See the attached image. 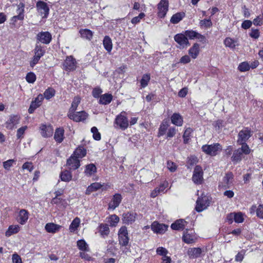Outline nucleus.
I'll use <instances>...</instances> for the list:
<instances>
[{"mask_svg":"<svg viewBox=\"0 0 263 263\" xmlns=\"http://www.w3.org/2000/svg\"><path fill=\"white\" fill-rule=\"evenodd\" d=\"M210 201L209 197L205 195H202L199 197L196 201V210L198 212H201L207 209L209 206Z\"/></svg>","mask_w":263,"mask_h":263,"instance_id":"obj_1","label":"nucleus"},{"mask_svg":"<svg viewBox=\"0 0 263 263\" xmlns=\"http://www.w3.org/2000/svg\"><path fill=\"white\" fill-rule=\"evenodd\" d=\"M222 149V147L219 143H214L211 145H204L202 146V150L206 154L211 156H216L218 152Z\"/></svg>","mask_w":263,"mask_h":263,"instance_id":"obj_2","label":"nucleus"},{"mask_svg":"<svg viewBox=\"0 0 263 263\" xmlns=\"http://www.w3.org/2000/svg\"><path fill=\"white\" fill-rule=\"evenodd\" d=\"M119 242L120 245L123 247L127 246L129 242V237L127 228L122 226L118 231Z\"/></svg>","mask_w":263,"mask_h":263,"instance_id":"obj_3","label":"nucleus"},{"mask_svg":"<svg viewBox=\"0 0 263 263\" xmlns=\"http://www.w3.org/2000/svg\"><path fill=\"white\" fill-rule=\"evenodd\" d=\"M197 239L195 232L192 229H186L183 232L182 236L183 241L187 244L195 243Z\"/></svg>","mask_w":263,"mask_h":263,"instance_id":"obj_4","label":"nucleus"},{"mask_svg":"<svg viewBox=\"0 0 263 263\" xmlns=\"http://www.w3.org/2000/svg\"><path fill=\"white\" fill-rule=\"evenodd\" d=\"M125 113V112H122L116 117L115 121V124L122 130L126 129L129 125L127 117L124 115Z\"/></svg>","mask_w":263,"mask_h":263,"instance_id":"obj_5","label":"nucleus"},{"mask_svg":"<svg viewBox=\"0 0 263 263\" xmlns=\"http://www.w3.org/2000/svg\"><path fill=\"white\" fill-rule=\"evenodd\" d=\"M36 7L38 13L42 18H47L49 12V8L47 3L43 1H38L36 4Z\"/></svg>","mask_w":263,"mask_h":263,"instance_id":"obj_6","label":"nucleus"},{"mask_svg":"<svg viewBox=\"0 0 263 263\" xmlns=\"http://www.w3.org/2000/svg\"><path fill=\"white\" fill-rule=\"evenodd\" d=\"M203 172L202 167L199 165H196L192 176L193 181L197 184H201L203 180Z\"/></svg>","mask_w":263,"mask_h":263,"instance_id":"obj_7","label":"nucleus"},{"mask_svg":"<svg viewBox=\"0 0 263 263\" xmlns=\"http://www.w3.org/2000/svg\"><path fill=\"white\" fill-rule=\"evenodd\" d=\"M68 117L75 122H84L88 117V114L85 111L74 112L68 114Z\"/></svg>","mask_w":263,"mask_h":263,"instance_id":"obj_8","label":"nucleus"},{"mask_svg":"<svg viewBox=\"0 0 263 263\" xmlns=\"http://www.w3.org/2000/svg\"><path fill=\"white\" fill-rule=\"evenodd\" d=\"M252 132L249 128H244L241 130L238 135L237 143H245L251 137Z\"/></svg>","mask_w":263,"mask_h":263,"instance_id":"obj_9","label":"nucleus"},{"mask_svg":"<svg viewBox=\"0 0 263 263\" xmlns=\"http://www.w3.org/2000/svg\"><path fill=\"white\" fill-rule=\"evenodd\" d=\"M174 40L179 45L180 48H186L190 45L188 39L183 33L175 35Z\"/></svg>","mask_w":263,"mask_h":263,"instance_id":"obj_10","label":"nucleus"},{"mask_svg":"<svg viewBox=\"0 0 263 263\" xmlns=\"http://www.w3.org/2000/svg\"><path fill=\"white\" fill-rule=\"evenodd\" d=\"M29 213L25 209L20 210L16 218V220L20 224L24 225L26 224L29 219Z\"/></svg>","mask_w":263,"mask_h":263,"instance_id":"obj_11","label":"nucleus"},{"mask_svg":"<svg viewBox=\"0 0 263 263\" xmlns=\"http://www.w3.org/2000/svg\"><path fill=\"white\" fill-rule=\"evenodd\" d=\"M168 8V1L167 0H161L158 4V16L161 17H164L167 11Z\"/></svg>","mask_w":263,"mask_h":263,"instance_id":"obj_12","label":"nucleus"},{"mask_svg":"<svg viewBox=\"0 0 263 263\" xmlns=\"http://www.w3.org/2000/svg\"><path fill=\"white\" fill-rule=\"evenodd\" d=\"M17 15L13 16L11 18V21L13 23L16 22L17 20L22 21L24 18V4L23 3H20L18 5H17Z\"/></svg>","mask_w":263,"mask_h":263,"instance_id":"obj_13","label":"nucleus"},{"mask_svg":"<svg viewBox=\"0 0 263 263\" xmlns=\"http://www.w3.org/2000/svg\"><path fill=\"white\" fill-rule=\"evenodd\" d=\"M36 39L43 44H48L52 39V36L51 34L49 32L42 31L37 34Z\"/></svg>","mask_w":263,"mask_h":263,"instance_id":"obj_14","label":"nucleus"},{"mask_svg":"<svg viewBox=\"0 0 263 263\" xmlns=\"http://www.w3.org/2000/svg\"><path fill=\"white\" fill-rule=\"evenodd\" d=\"M43 99V95L42 94L39 95L37 97L32 101L28 109V112L29 114H32L35 109L41 106Z\"/></svg>","mask_w":263,"mask_h":263,"instance_id":"obj_15","label":"nucleus"},{"mask_svg":"<svg viewBox=\"0 0 263 263\" xmlns=\"http://www.w3.org/2000/svg\"><path fill=\"white\" fill-rule=\"evenodd\" d=\"M184 34L187 39L190 40L197 39L202 42H204L205 41V37L204 35L192 30H186Z\"/></svg>","mask_w":263,"mask_h":263,"instance_id":"obj_16","label":"nucleus"},{"mask_svg":"<svg viewBox=\"0 0 263 263\" xmlns=\"http://www.w3.org/2000/svg\"><path fill=\"white\" fill-rule=\"evenodd\" d=\"M64 68L66 70L72 71L76 68V60L72 57H67L63 64Z\"/></svg>","mask_w":263,"mask_h":263,"instance_id":"obj_17","label":"nucleus"},{"mask_svg":"<svg viewBox=\"0 0 263 263\" xmlns=\"http://www.w3.org/2000/svg\"><path fill=\"white\" fill-rule=\"evenodd\" d=\"M151 227L152 231L157 234H163L167 229L166 225L159 223L157 221L153 222Z\"/></svg>","mask_w":263,"mask_h":263,"instance_id":"obj_18","label":"nucleus"},{"mask_svg":"<svg viewBox=\"0 0 263 263\" xmlns=\"http://www.w3.org/2000/svg\"><path fill=\"white\" fill-rule=\"evenodd\" d=\"M137 214L133 212H127L122 214V220L123 223L129 224L134 223L136 219Z\"/></svg>","mask_w":263,"mask_h":263,"instance_id":"obj_19","label":"nucleus"},{"mask_svg":"<svg viewBox=\"0 0 263 263\" xmlns=\"http://www.w3.org/2000/svg\"><path fill=\"white\" fill-rule=\"evenodd\" d=\"M20 117L18 115H12L10 116L9 119L6 122V127L9 129H13L14 126L19 123Z\"/></svg>","mask_w":263,"mask_h":263,"instance_id":"obj_20","label":"nucleus"},{"mask_svg":"<svg viewBox=\"0 0 263 263\" xmlns=\"http://www.w3.org/2000/svg\"><path fill=\"white\" fill-rule=\"evenodd\" d=\"M122 199V196L120 194H115L112 198L111 201L108 204V209L115 210L120 204Z\"/></svg>","mask_w":263,"mask_h":263,"instance_id":"obj_21","label":"nucleus"},{"mask_svg":"<svg viewBox=\"0 0 263 263\" xmlns=\"http://www.w3.org/2000/svg\"><path fill=\"white\" fill-rule=\"evenodd\" d=\"M67 166L70 170H76L80 166V160L71 156L67 161Z\"/></svg>","mask_w":263,"mask_h":263,"instance_id":"obj_22","label":"nucleus"},{"mask_svg":"<svg viewBox=\"0 0 263 263\" xmlns=\"http://www.w3.org/2000/svg\"><path fill=\"white\" fill-rule=\"evenodd\" d=\"M187 222L183 219H179L171 224V228L175 230H182L186 226Z\"/></svg>","mask_w":263,"mask_h":263,"instance_id":"obj_23","label":"nucleus"},{"mask_svg":"<svg viewBox=\"0 0 263 263\" xmlns=\"http://www.w3.org/2000/svg\"><path fill=\"white\" fill-rule=\"evenodd\" d=\"M167 182H164L161 183L159 187L155 188L151 193V197L152 198H155L159 194L163 193L164 190L167 187Z\"/></svg>","mask_w":263,"mask_h":263,"instance_id":"obj_24","label":"nucleus"},{"mask_svg":"<svg viewBox=\"0 0 263 263\" xmlns=\"http://www.w3.org/2000/svg\"><path fill=\"white\" fill-rule=\"evenodd\" d=\"M61 226L54 223H47L45 227L46 231L48 233H54L60 230Z\"/></svg>","mask_w":263,"mask_h":263,"instance_id":"obj_25","label":"nucleus"},{"mask_svg":"<svg viewBox=\"0 0 263 263\" xmlns=\"http://www.w3.org/2000/svg\"><path fill=\"white\" fill-rule=\"evenodd\" d=\"M64 130L62 127L57 128L55 129L54 139L58 143H61L64 139Z\"/></svg>","mask_w":263,"mask_h":263,"instance_id":"obj_26","label":"nucleus"},{"mask_svg":"<svg viewBox=\"0 0 263 263\" xmlns=\"http://www.w3.org/2000/svg\"><path fill=\"white\" fill-rule=\"evenodd\" d=\"M41 134L44 137H49L52 135L53 130L51 126L43 125L41 126Z\"/></svg>","mask_w":263,"mask_h":263,"instance_id":"obj_27","label":"nucleus"},{"mask_svg":"<svg viewBox=\"0 0 263 263\" xmlns=\"http://www.w3.org/2000/svg\"><path fill=\"white\" fill-rule=\"evenodd\" d=\"M233 175L232 173L229 172L226 174L223 178V186L225 188H229L233 182Z\"/></svg>","mask_w":263,"mask_h":263,"instance_id":"obj_28","label":"nucleus"},{"mask_svg":"<svg viewBox=\"0 0 263 263\" xmlns=\"http://www.w3.org/2000/svg\"><path fill=\"white\" fill-rule=\"evenodd\" d=\"M199 51V45L197 43H195L193 46L189 50V54L193 59H195L198 55Z\"/></svg>","mask_w":263,"mask_h":263,"instance_id":"obj_29","label":"nucleus"},{"mask_svg":"<svg viewBox=\"0 0 263 263\" xmlns=\"http://www.w3.org/2000/svg\"><path fill=\"white\" fill-rule=\"evenodd\" d=\"M81 37L87 40H91L92 38L93 33L88 29H81L79 30Z\"/></svg>","mask_w":263,"mask_h":263,"instance_id":"obj_30","label":"nucleus"},{"mask_svg":"<svg viewBox=\"0 0 263 263\" xmlns=\"http://www.w3.org/2000/svg\"><path fill=\"white\" fill-rule=\"evenodd\" d=\"M172 123L178 126H181L183 124V119L179 114L174 113L171 117Z\"/></svg>","mask_w":263,"mask_h":263,"instance_id":"obj_31","label":"nucleus"},{"mask_svg":"<svg viewBox=\"0 0 263 263\" xmlns=\"http://www.w3.org/2000/svg\"><path fill=\"white\" fill-rule=\"evenodd\" d=\"M202 251L200 248H191L188 250V255L190 258H196L199 257Z\"/></svg>","mask_w":263,"mask_h":263,"instance_id":"obj_32","label":"nucleus"},{"mask_svg":"<svg viewBox=\"0 0 263 263\" xmlns=\"http://www.w3.org/2000/svg\"><path fill=\"white\" fill-rule=\"evenodd\" d=\"M102 186L103 185H102L99 182H95L91 183L87 188L85 191V194L86 195H90L92 192L96 191L98 190L101 189L102 187Z\"/></svg>","mask_w":263,"mask_h":263,"instance_id":"obj_33","label":"nucleus"},{"mask_svg":"<svg viewBox=\"0 0 263 263\" xmlns=\"http://www.w3.org/2000/svg\"><path fill=\"white\" fill-rule=\"evenodd\" d=\"M112 100V96L111 94L105 93L100 96L99 103L103 105L108 104Z\"/></svg>","mask_w":263,"mask_h":263,"instance_id":"obj_34","label":"nucleus"},{"mask_svg":"<svg viewBox=\"0 0 263 263\" xmlns=\"http://www.w3.org/2000/svg\"><path fill=\"white\" fill-rule=\"evenodd\" d=\"M103 44L106 51L108 52H110L112 49V43L111 39L108 36H105L103 39Z\"/></svg>","mask_w":263,"mask_h":263,"instance_id":"obj_35","label":"nucleus"},{"mask_svg":"<svg viewBox=\"0 0 263 263\" xmlns=\"http://www.w3.org/2000/svg\"><path fill=\"white\" fill-rule=\"evenodd\" d=\"M109 232L110 230L108 224L101 223L99 225V232L102 237H105L107 236L109 234Z\"/></svg>","mask_w":263,"mask_h":263,"instance_id":"obj_36","label":"nucleus"},{"mask_svg":"<svg viewBox=\"0 0 263 263\" xmlns=\"http://www.w3.org/2000/svg\"><path fill=\"white\" fill-rule=\"evenodd\" d=\"M243 153L238 148L234 151L231 160L234 163L240 162L242 158Z\"/></svg>","mask_w":263,"mask_h":263,"instance_id":"obj_37","label":"nucleus"},{"mask_svg":"<svg viewBox=\"0 0 263 263\" xmlns=\"http://www.w3.org/2000/svg\"><path fill=\"white\" fill-rule=\"evenodd\" d=\"M20 230L18 225H11L9 227L8 230L6 232L5 235L9 237L13 234L18 233Z\"/></svg>","mask_w":263,"mask_h":263,"instance_id":"obj_38","label":"nucleus"},{"mask_svg":"<svg viewBox=\"0 0 263 263\" xmlns=\"http://www.w3.org/2000/svg\"><path fill=\"white\" fill-rule=\"evenodd\" d=\"M224 44L226 47L231 49H234L236 46L238 45V42L236 40L230 37H227L224 41Z\"/></svg>","mask_w":263,"mask_h":263,"instance_id":"obj_39","label":"nucleus"},{"mask_svg":"<svg viewBox=\"0 0 263 263\" xmlns=\"http://www.w3.org/2000/svg\"><path fill=\"white\" fill-rule=\"evenodd\" d=\"M77 245L79 249L82 251L89 252L90 250L88 245L84 239L78 240Z\"/></svg>","mask_w":263,"mask_h":263,"instance_id":"obj_40","label":"nucleus"},{"mask_svg":"<svg viewBox=\"0 0 263 263\" xmlns=\"http://www.w3.org/2000/svg\"><path fill=\"white\" fill-rule=\"evenodd\" d=\"M81 101V99L79 97H76L74 98L71 107L69 109L68 114L73 113L76 110L79 104Z\"/></svg>","mask_w":263,"mask_h":263,"instance_id":"obj_41","label":"nucleus"},{"mask_svg":"<svg viewBox=\"0 0 263 263\" xmlns=\"http://www.w3.org/2000/svg\"><path fill=\"white\" fill-rule=\"evenodd\" d=\"M60 178L63 181L69 182L72 180V174L70 171L65 170L61 173Z\"/></svg>","mask_w":263,"mask_h":263,"instance_id":"obj_42","label":"nucleus"},{"mask_svg":"<svg viewBox=\"0 0 263 263\" xmlns=\"http://www.w3.org/2000/svg\"><path fill=\"white\" fill-rule=\"evenodd\" d=\"M184 16L185 13L184 12L177 13L172 16L170 21L173 24H177L182 20Z\"/></svg>","mask_w":263,"mask_h":263,"instance_id":"obj_43","label":"nucleus"},{"mask_svg":"<svg viewBox=\"0 0 263 263\" xmlns=\"http://www.w3.org/2000/svg\"><path fill=\"white\" fill-rule=\"evenodd\" d=\"M86 149L84 148L81 147H79V148H77L75 150L72 156H74L79 159V158H83V157H84L86 155Z\"/></svg>","mask_w":263,"mask_h":263,"instance_id":"obj_44","label":"nucleus"},{"mask_svg":"<svg viewBox=\"0 0 263 263\" xmlns=\"http://www.w3.org/2000/svg\"><path fill=\"white\" fill-rule=\"evenodd\" d=\"M108 219L110 227H116L119 221V217L115 214L110 215Z\"/></svg>","mask_w":263,"mask_h":263,"instance_id":"obj_45","label":"nucleus"},{"mask_svg":"<svg viewBox=\"0 0 263 263\" xmlns=\"http://www.w3.org/2000/svg\"><path fill=\"white\" fill-rule=\"evenodd\" d=\"M97 171V168L93 164L86 165L85 173L87 176H91Z\"/></svg>","mask_w":263,"mask_h":263,"instance_id":"obj_46","label":"nucleus"},{"mask_svg":"<svg viewBox=\"0 0 263 263\" xmlns=\"http://www.w3.org/2000/svg\"><path fill=\"white\" fill-rule=\"evenodd\" d=\"M34 55H37V57H40V58L43 57L45 53V50L43 48V47L40 45L36 44L35 48L34 49Z\"/></svg>","mask_w":263,"mask_h":263,"instance_id":"obj_47","label":"nucleus"},{"mask_svg":"<svg viewBox=\"0 0 263 263\" xmlns=\"http://www.w3.org/2000/svg\"><path fill=\"white\" fill-rule=\"evenodd\" d=\"M55 90L52 88H47L44 92L43 97H44L47 100H49L53 97L55 95Z\"/></svg>","mask_w":263,"mask_h":263,"instance_id":"obj_48","label":"nucleus"},{"mask_svg":"<svg viewBox=\"0 0 263 263\" xmlns=\"http://www.w3.org/2000/svg\"><path fill=\"white\" fill-rule=\"evenodd\" d=\"M80 220L79 218H74L69 226V230L70 232H74L79 226Z\"/></svg>","mask_w":263,"mask_h":263,"instance_id":"obj_49","label":"nucleus"},{"mask_svg":"<svg viewBox=\"0 0 263 263\" xmlns=\"http://www.w3.org/2000/svg\"><path fill=\"white\" fill-rule=\"evenodd\" d=\"M150 80V75L149 74H145L142 76L140 81L141 86L142 88H144L147 86Z\"/></svg>","mask_w":263,"mask_h":263,"instance_id":"obj_50","label":"nucleus"},{"mask_svg":"<svg viewBox=\"0 0 263 263\" xmlns=\"http://www.w3.org/2000/svg\"><path fill=\"white\" fill-rule=\"evenodd\" d=\"M238 144L241 145V147L238 149L240 150L243 154L248 155L250 153L251 149L246 142L239 143Z\"/></svg>","mask_w":263,"mask_h":263,"instance_id":"obj_51","label":"nucleus"},{"mask_svg":"<svg viewBox=\"0 0 263 263\" xmlns=\"http://www.w3.org/2000/svg\"><path fill=\"white\" fill-rule=\"evenodd\" d=\"M238 68L241 72L248 71L250 69V64L248 62H242L239 65Z\"/></svg>","mask_w":263,"mask_h":263,"instance_id":"obj_52","label":"nucleus"},{"mask_svg":"<svg viewBox=\"0 0 263 263\" xmlns=\"http://www.w3.org/2000/svg\"><path fill=\"white\" fill-rule=\"evenodd\" d=\"M192 132V130L191 128H186L184 131V134L183 135L184 143L186 144L188 143Z\"/></svg>","mask_w":263,"mask_h":263,"instance_id":"obj_53","label":"nucleus"},{"mask_svg":"<svg viewBox=\"0 0 263 263\" xmlns=\"http://www.w3.org/2000/svg\"><path fill=\"white\" fill-rule=\"evenodd\" d=\"M91 132L93 134V138L95 140L98 141L101 139V134L96 127H92L91 128Z\"/></svg>","mask_w":263,"mask_h":263,"instance_id":"obj_54","label":"nucleus"},{"mask_svg":"<svg viewBox=\"0 0 263 263\" xmlns=\"http://www.w3.org/2000/svg\"><path fill=\"white\" fill-rule=\"evenodd\" d=\"M200 25L201 27H203L205 28L210 27L212 25V23L210 20L209 19H203L200 21Z\"/></svg>","mask_w":263,"mask_h":263,"instance_id":"obj_55","label":"nucleus"},{"mask_svg":"<svg viewBox=\"0 0 263 263\" xmlns=\"http://www.w3.org/2000/svg\"><path fill=\"white\" fill-rule=\"evenodd\" d=\"M26 81L29 83H33L36 80V76L33 72H29L26 77Z\"/></svg>","mask_w":263,"mask_h":263,"instance_id":"obj_56","label":"nucleus"},{"mask_svg":"<svg viewBox=\"0 0 263 263\" xmlns=\"http://www.w3.org/2000/svg\"><path fill=\"white\" fill-rule=\"evenodd\" d=\"M168 127V125L166 122L163 123L159 128V136H163L165 134L166 130Z\"/></svg>","mask_w":263,"mask_h":263,"instance_id":"obj_57","label":"nucleus"},{"mask_svg":"<svg viewBox=\"0 0 263 263\" xmlns=\"http://www.w3.org/2000/svg\"><path fill=\"white\" fill-rule=\"evenodd\" d=\"M156 253L158 255L164 257L167 256L168 251L163 247H158L156 249Z\"/></svg>","mask_w":263,"mask_h":263,"instance_id":"obj_58","label":"nucleus"},{"mask_svg":"<svg viewBox=\"0 0 263 263\" xmlns=\"http://www.w3.org/2000/svg\"><path fill=\"white\" fill-rule=\"evenodd\" d=\"M234 221L236 223H241L243 221V215L241 212L234 213Z\"/></svg>","mask_w":263,"mask_h":263,"instance_id":"obj_59","label":"nucleus"},{"mask_svg":"<svg viewBox=\"0 0 263 263\" xmlns=\"http://www.w3.org/2000/svg\"><path fill=\"white\" fill-rule=\"evenodd\" d=\"M167 167L171 172H174L177 169V165L173 162L168 161L167 162Z\"/></svg>","mask_w":263,"mask_h":263,"instance_id":"obj_60","label":"nucleus"},{"mask_svg":"<svg viewBox=\"0 0 263 263\" xmlns=\"http://www.w3.org/2000/svg\"><path fill=\"white\" fill-rule=\"evenodd\" d=\"M260 35L258 29L252 28L251 32L250 33V36L255 39H257L259 37Z\"/></svg>","mask_w":263,"mask_h":263,"instance_id":"obj_61","label":"nucleus"},{"mask_svg":"<svg viewBox=\"0 0 263 263\" xmlns=\"http://www.w3.org/2000/svg\"><path fill=\"white\" fill-rule=\"evenodd\" d=\"M14 162V160L9 159L3 162V166L5 169L9 170L10 167L13 165Z\"/></svg>","mask_w":263,"mask_h":263,"instance_id":"obj_62","label":"nucleus"},{"mask_svg":"<svg viewBox=\"0 0 263 263\" xmlns=\"http://www.w3.org/2000/svg\"><path fill=\"white\" fill-rule=\"evenodd\" d=\"M102 92V89L99 87L95 88L92 92V96L96 98L100 97V95Z\"/></svg>","mask_w":263,"mask_h":263,"instance_id":"obj_63","label":"nucleus"},{"mask_svg":"<svg viewBox=\"0 0 263 263\" xmlns=\"http://www.w3.org/2000/svg\"><path fill=\"white\" fill-rule=\"evenodd\" d=\"M262 21H263V14L258 16L256 18L254 19L253 23L255 25L260 26L262 24Z\"/></svg>","mask_w":263,"mask_h":263,"instance_id":"obj_64","label":"nucleus"}]
</instances>
